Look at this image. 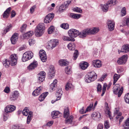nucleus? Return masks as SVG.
I'll return each mask as SVG.
<instances>
[{"label":"nucleus","mask_w":129,"mask_h":129,"mask_svg":"<svg viewBox=\"0 0 129 129\" xmlns=\"http://www.w3.org/2000/svg\"><path fill=\"white\" fill-rule=\"evenodd\" d=\"M93 106V103H91L89 105L87 108L86 109L85 111V113H86L88 111H90L92 109V107Z\"/></svg>","instance_id":"nucleus-48"},{"label":"nucleus","mask_w":129,"mask_h":129,"mask_svg":"<svg viewBox=\"0 0 129 129\" xmlns=\"http://www.w3.org/2000/svg\"><path fill=\"white\" fill-rule=\"evenodd\" d=\"M38 76V82L39 83H41L44 80L45 77H44L43 76Z\"/></svg>","instance_id":"nucleus-54"},{"label":"nucleus","mask_w":129,"mask_h":129,"mask_svg":"<svg viewBox=\"0 0 129 129\" xmlns=\"http://www.w3.org/2000/svg\"><path fill=\"white\" fill-rule=\"evenodd\" d=\"M28 42L29 45L31 46L35 44V41L34 39H30L29 40Z\"/></svg>","instance_id":"nucleus-57"},{"label":"nucleus","mask_w":129,"mask_h":129,"mask_svg":"<svg viewBox=\"0 0 129 129\" xmlns=\"http://www.w3.org/2000/svg\"><path fill=\"white\" fill-rule=\"evenodd\" d=\"M12 27V25L11 24H8L6 29L4 30V32L5 34H6L7 32L9 31L11 29Z\"/></svg>","instance_id":"nucleus-44"},{"label":"nucleus","mask_w":129,"mask_h":129,"mask_svg":"<svg viewBox=\"0 0 129 129\" xmlns=\"http://www.w3.org/2000/svg\"><path fill=\"white\" fill-rule=\"evenodd\" d=\"M89 64L88 63L85 61L81 62L80 64V67L81 69L84 70L86 69L88 66Z\"/></svg>","instance_id":"nucleus-28"},{"label":"nucleus","mask_w":129,"mask_h":129,"mask_svg":"<svg viewBox=\"0 0 129 129\" xmlns=\"http://www.w3.org/2000/svg\"><path fill=\"white\" fill-rule=\"evenodd\" d=\"M40 58L43 62H45L47 60V56L45 51L44 50H41L39 52Z\"/></svg>","instance_id":"nucleus-9"},{"label":"nucleus","mask_w":129,"mask_h":129,"mask_svg":"<svg viewBox=\"0 0 129 129\" xmlns=\"http://www.w3.org/2000/svg\"><path fill=\"white\" fill-rule=\"evenodd\" d=\"M45 29L44 24L43 23H40L37 26L35 29V34L36 36L37 37L41 36L44 33Z\"/></svg>","instance_id":"nucleus-1"},{"label":"nucleus","mask_w":129,"mask_h":129,"mask_svg":"<svg viewBox=\"0 0 129 129\" xmlns=\"http://www.w3.org/2000/svg\"><path fill=\"white\" fill-rule=\"evenodd\" d=\"M33 116V113L30 112L28 115L26 123L27 124H29L31 121Z\"/></svg>","instance_id":"nucleus-35"},{"label":"nucleus","mask_w":129,"mask_h":129,"mask_svg":"<svg viewBox=\"0 0 129 129\" xmlns=\"http://www.w3.org/2000/svg\"><path fill=\"white\" fill-rule=\"evenodd\" d=\"M92 82L94 81L97 78V75L94 71L88 73Z\"/></svg>","instance_id":"nucleus-23"},{"label":"nucleus","mask_w":129,"mask_h":129,"mask_svg":"<svg viewBox=\"0 0 129 129\" xmlns=\"http://www.w3.org/2000/svg\"><path fill=\"white\" fill-rule=\"evenodd\" d=\"M90 34L94 35L96 34L99 30L98 27H93L91 28H88Z\"/></svg>","instance_id":"nucleus-22"},{"label":"nucleus","mask_w":129,"mask_h":129,"mask_svg":"<svg viewBox=\"0 0 129 129\" xmlns=\"http://www.w3.org/2000/svg\"><path fill=\"white\" fill-rule=\"evenodd\" d=\"M124 129H129V117L128 118L123 125Z\"/></svg>","instance_id":"nucleus-40"},{"label":"nucleus","mask_w":129,"mask_h":129,"mask_svg":"<svg viewBox=\"0 0 129 129\" xmlns=\"http://www.w3.org/2000/svg\"><path fill=\"white\" fill-rule=\"evenodd\" d=\"M18 57L17 54H12L10 57V61L11 65L14 66L17 63Z\"/></svg>","instance_id":"nucleus-8"},{"label":"nucleus","mask_w":129,"mask_h":129,"mask_svg":"<svg viewBox=\"0 0 129 129\" xmlns=\"http://www.w3.org/2000/svg\"><path fill=\"white\" fill-rule=\"evenodd\" d=\"M101 8L104 12H107L109 8V6L106 4H101Z\"/></svg>","instance_id":"nucleus-36"},{"label":"nucleus","mask_w":129,"mask_h":129,"mask_svg":"<svg viewBox=\"0 0 129 129\" xmlns=\"http://www.w3.org/2000/svg\"><path fill=\"white\" fill-rule=\"evenodd\" d=\"M114 116L117 119L119 118L122 114V113L117 109H116L114 110Z\"/></svg>","instance_id":"nucleus-30"},{"label":"nucleus","mask_w":129,"mask_h":129,"mask_svg":"<svg viewBox=\"0 0 129 129\" xmlns=\"http://www.w3.org/2000/svg\"><path fill=\"white\" fill-rule=\"evenodd\" d=\"M18 92L17 91H15L12 95H11L10 96V99L11 100L14 101L16 99L18 96Z\"/></svg>","instance_id":"nucleus-25"},{"label":"nucleus","mask_w":129,"mask_h":129,"mask_svg":"<svg viewBox=\"0 0 129 129\" xmlns=\"http://www.w3.org/2000/svg\"><path fill=\"white\" fill-rule=\"evenodd\" d=\"M42 87L40 86L35 89L33 92V95L34 96H36L39 95L41 93Z\"/></svg>","instance_id":"nucleus-24"},{"label":"nucleus","mask_w":129,"mask_h":129,"mask_svg":"<svg viewBox=\"0 0 129 129\" xmlns=\"http://www.w3.org/2000/svg\"><path fill=\"white\" fill-rule=\"evenodd\" d=\"M54 16L53 13L48 14L45 17L44 19V22L45 23H48L51 22Z\"/></svg>","instance_id":"nucleus-11"},{"label":"nucleus","mask_w":129,"mask_h":129,"mask_svg":"<svg viewBox=\"0 0 129 129\" xmlns=\"http://www.w3.org/2000/svg\"><path fill=\"white\" fill-rule=\"evenodd\" d=\"M70 114L68 108L67 107H65L64 109L63 116L64 118L69 116Z\"/></svg>","instance_id":"nucleus-41"},{"label":"nucleus","mask_w":129,"mask_h":129,"mask_svg":"<svg viewBox=\"0 0 129 129\" xmlns=\"http://www.w3.org/2000/svg\"><path fill=\"white\" fill-rule=\"evenodd\" d=\"M79 55V53L77 50H76L73 55V59L76 60L78 57Z\"/></svg>","instance_id":"nucleus-51"},{"label":"nucleus","mask_w":129,"mask_h":129,"mask_svg":"<svg viewBox=\"0 0 129 129\" xmlns=\"http://www.w3.org/2000/svg\"><path fill=\"white\" fill-rule=\"evenodd\" d=\"M65 123L66 124H70L72 125H76L77 124V122L73 118L72 115L68 116L66 117Z\"/></svg>","instance_id":"nucleus-4"},{"label":"nucleus","mask_w":129,"mask_h":129,"mask_svg":"<svg viewBox=\"0 0 129 129\" xmlns=\"http://www.w3.org/2000/svg\"><path fill=\"white\" fill-rule=\"evenodd\" d=\"M113 91L114 94L118 95L119 97H120L123 91V87L119 84H116L114 85Z\"/></svg>","instance_id":"nucleus-2"},{"label":"nucleus","mask_w":129,"mask_h":129,"mask_svg":"<svg viewBox=\"0 0 129 129\" xmlns=\"http://www.w3.org/2000/svg\"><path fill=\"white\" fill-rule=\"evenodd\" d=\"M128 59L127 55H124L118 58L116 62L119 65H122L126 63Z\"/></svg>","instance_id":"nucleus-7"},{"label":"nucleus","mask_w":129,"mask_h":129,"mask_svg":"<svg viewBox=\"0 0 129 129\" xmlns=\"http://www.w3.org/2000/svg\"><path fill=\"white\" fill-rule=\"evenodd\" d=\"M70 16L74 19H78L81 17V15L79 14L71 13Z\"/></svg>","instance_id":"nucleus-39"},{"label":"nucleus","mask_w":129,"mask_h":129,"mask_svg":"<svg viewBox=\"0 0 129 129\" xmlns=\"http://www.w3.org/2000/svg\"><path fill=\"white\" fill-rule=\"evenodd\" d=\"M65 72L67 74H71L72 72L71 67L69 66L66 67L65 69Z\"/></svg>","instance_id":"nucleus-42"},{"label":"nucleus","mask_w":129,"mask_h":129,"mask_svg":"<svg viewBox=\"0 0 129 129\" xmlns=\"http://www.w3.org/2000/svg\"><path fill=\"white\" fill-rule=\"evenodd\" d=\"M62 39L64 41H71L72 42H74L75 41V39H73L72 38L70 37H69L67 36H64L63 37Z\"/></svg>","instance_id":"nucleus-45"},{"label":"nucleus","mask_w":129,"mask_h":129,"mask_svg":"<svg viewBox=\"0 0 129 129\" xmlns=\"http://www.w3.org/2000/svg\"><path fill=\"white\" fill-rule=\"evenodd\" d=\"M91 116L92 119L96 121L99 120L101 118V114L98 112H93Z\"/></svg>","instance_id":"nucleus-12"},{"label":"nucleus","mask_w":129,"mask_h":129,"mask_svg":"<svg viewBox=\"0 0 129 129\" xmlns=\"http://www.w3.org/2000/svg\"><path fill=\"white\" fill-rule=\"evenodd\" d=\"M107 109L105 111V112L106 114L108 115L110 118V119H113V118L111 116V113L110 111L108 109V108H107Z\"/></svg>","instance_id":"nucleus-56"},{"label":"nucleus","mask_w":129,"mask_h":129,"mask_svg":"<svg viewBox=\"0 0 129 129\" xmlns=\"http://www.w3.org/2000/svg\"><path fill=\"white\" fill-rule=\"evenodd\" d=\"M67 8L65 4H64L62 5L60 7L59 9V11L60 12H62L63 10H65Z\"/></svg>","instance_id":"nucleus-58"},{"label":"nucleus","mask_w":129,"mask_h":129,"mask_svg":"<svg viewBox=\"0 0 129 129\" xmlns=\"http://www.w3.org/2000/svg\"><path fill=\"white\" fill-rule=\"evenodd\" d=\"M3 65L6 68H8L10 64L11 65L10 61L8 59H6L5 60L3 61Z\"/></svg>","instance_id":"nucleus-43"},{"label":"nucleus","mask_w":129,"mask_h":129,"mask_svg":"<svg viewBox=\"0 0 129 129\" xmlns=\"http://www.w3.org/2000/svg\"><path fill=\"white\" fill-rule=\"evenodd\" d=\"M115 22L113 21H108L107 23L108 29L109 31H112L114 29Z\"/></svg>","instance_id":"nucleus-15"},{"label":"nucleus","mask_w":129,"mask_h":129,"mask_svg":"<svg viewBox=\"0 0 129 129\" xmlns=\"http://www.w3.org/2000/svg\"><path fill=\"white\" fill-rule=\"evenodd\" d=\"M58 44V40L56 39H52L48 42V45L47 46L50 50H51L54 48Z\"/></svg>","instance_id":"nucleus-5"},{"label":"nucleus","mask_w":129,"mask_h":129,"mask_svg":"<svg viewBox=\"0 0 129 129\" xmlns=\"http://www.w3.org/2000/svg\"><path fill=\"white\" fill-rule=\"evenodd\" d=\"M55 31L56 33H58L57 31H55L54 26L53 25H52L48 28V33L49 34H51L53 33Z\"/></svg>","instance_id":"nucleus-32"},{"label":"nucleus","mask_w":129,"mask_h":129,"mask_svg":"<svg viewBox=\"0 0 129 129\" xmlns=\"http://www.w3.org/2000/svg\"><path fill=\"white\" fill-rule=\"evenodd\" d=\"M117 3V1L116 0H110L108 1L106 4L109 7L114 5Z\"/></svg>","instance_id":"nucleus-29"},{"label":"nucleus","mask_w":129,"mask_h":129,"mask_svg":"<svg viewBox=\"0 0 129 129\" xmlns=\"http://www.w3.org/2000/svg\"><path fill=\"white\" fill-rule=\"evenodd\" d=\"M126 14V8L124 7L121 9V14L122 16H123L125 15Z\"/></svg>","instance_id":"nucleus-53"},{"label":"nucleus","mask_w":129,"mask_h":129,"mask_svg":"<svg viewBox=\"0 0 129 129\" xmlns=\"http://www.w3.org/2000/svg\"><path fill=\"white\" fill-rule=\"evenodd\" d=\"M124 100L126 103L129 104V93H127L125 95Z\"/></svg>","instance_id":"nucleus-52"},{"label":"nucleus","mask_w":129,"mask_h":129,"mask_svg":"<svg viewBox=\"0 0 129 129\" xmlns=\"http://www.w3.org/2000/svg\"><path fill=\"white\" fill-rule=\"evenodd\" d=\"M73 10L79 13H81L82 12V11L81 9L79 8L75 7L74 8Z\"/></svg>","instance_id":"nucleus-55"},{"label":"nucleus","mask_w":129,"mask_h":129,"mask_svg":"<svg viewBox=\"0 0 129 129\" xmlns=\"http://www.w3.org/2000/svg\"><path fill=\"white\" fill-rule=\"evenodd\" d=\"M48 94V92L44 93L42 94L39 98V100L41 102L43 101Z\"/></svg>","instance_id":"nucleus-38"},{"label":"nucleus","mask_w":129,"mask_h":129,"mask_svg":"<svg viewBox=\"0 0 129 129\" xmlns=\"http://www.w3.org/2000/svg\"><path fill=\"white\" fill-rule=\"evenodd\" d=\"M38 62L36 60H34L27 67L28 70L32 71L34 70L38 66Z\"/></svg>","instance_id":"nucleus-14"},{"label":"nucleus","mask_w":129,"mask_h":129,"mask_svg":"<svg viewBox=\"0 0 129 129\" xmlns=\"http://www.w3.org/2000/svg\"><path fill=\"white\" fill-rule=\"evenodd\" d=\"M36 8V5H34L30 8V11L31 14H32L34 12Z\"/></svg>","instance_id":"nucleus-59"},{"label":"nucleus","mask_w":129,"mask_h":129,"mask_svg":"<svg viewBox=\"0 0 129 129\" xmlns=\"http://www.w3.org/2000/svg\"><path fill=\"white\" fill-rule=\"evenodd\" d=\"M18 38V34L17 33H14L11 38V41L13 44H15L17 41Z\"/></svg>","instance_id":"nucleus-17"},{"label":"nucleus","mask_w":129,"mask_h":129,"mask_svg":"<svg viewBox=\"0 0 129 129\" xmlns=\"http://www.w3.org/2000/svg\"><path fill=\"white\" fill-rule=\"evenodd\" d=\"M4 91L7 93H8L10 92V88L9 87L6 86L4 89Z\"/></svg>","instance_id":"nucleus-60"},{"label":"nucleus","mask_w":129,"mask_h":129,"mask_svg":"<svg viewBox=\"0 0 129 129\" xmlns=\"http://www.w3.org/2000/svg\"><path fill=\"white\" fill-rule=\"evenodd\" d=\"M84 80L86 83H89L92 82L88 74L85 76Z\"/></svg>","instance_id":"nucleus-46"},{"label":"nucleus","mask_w":129,"mask_h":129,"mask_svg":"<svg viewBox=\"0 0 129 129\" xmlns=\"http://www.w3.org/2000/svg\"><path fill=\"white\" fill-rule=\"evenodd\" d=\"M90 34L88 28H86L79 32V36L80 37L84 38L86 37L88 35Z\"/></svg>","instance_id":"nucleus-13"},{"label":"nucleus","mask_w":129,"mask_h":129,"mask_svg":"<svg viewBox=\"0 0 129 129\" xmlns=\"http://www.w3.org/2000/svg\"><path fill=\"white\" fill-rule=\"evenodd\" d=\"M68 49L70 50L73 51L76 48V46L75 43L71 42L69 43L67 45Z\"/></svg>","instance_id":"nucleus-31"},{"label":"nucleus","mask_w":129,"mask_h":129,"mask_svg":"<svg viewBox=\"0 0 129 129\" xmlns=\"http://www.w3.org/2000/svg\"><path fill=\"white\" fill-rule=\"evenodd\" d=\"M121 52L124 53L129 52V45L126 44L123 46L121 49Z\"/></svg>","instance_id":"nucleus-26"},{"label":"nucleus","mask_w":129,"mask_h":129,"mask_svg":"<svg viewBox=\"0 0 129 129\" xmlns=\"http://www.w3.org/2000/svg\"><path fill=\"white\" fill-rule=\"evenodd\" d=\"M58 64L61 66H66L69 64V62L66 59H61L58 62Z\"/></svg>","instance_id":"nucleus-21"},{"label":"nucleus","mask_w":129,"mask_h":129,"mask_svg":"<svg viewBox=\"0 0 129 129\" xmlns=\"http://www.w3.org/2000/svg\"><path fill=\"white\" fill-rule=\"evenodd\" d=\"M11 9V8L9 7L4 12L3 15V17L4 18H7L10 15V12Z\"/></svg>","instance_id":"nucleus-27"},{"label":"nucleus","mask_w":129,"mask_h":129,"mask_svg":"<svg viewBox=\"0 0 129 129\" xmlns=\"http://www.w3.org/2000/svg\"><path fill=\"white\" fill-rule=\"evenodd\" d=\"M60 27L64 29H67L69 28V25L68 23H64L61 24Z\"/></svg>","instance_id":"nucleus-50"},{"label":"nucleus","mask_w":129,"mask_h":129,"mask_svg":"<svg viewBox=\"0 0 129 129\" xmlns=\"http://www.w3.org/2000/svg\"><path fill=\"white\" fill-rule=\"evenodd\" d=\"M123 21H122V26L125 25H127V26L129 27V17H125L123 18Z\"/></svg>","instance_id":"nucleus-34"},{"label":"nucleus","mask_w":129,"mask_h":129,"mask_svg":"<svg viewBox=\"0 0 129 129\" xmlns=\"http://www.w3.org/2000/svg\"><path fill=\"white\" fill-rule=\"evenodd\" d=\"M73 0H67V1L65 2L64 3V4H65L66 7H68L69 5L72 1Z\"/></svg>","instance_id":"nucleus-62"},{"label":"nucleus","mask_w":129,"mask_h":129,"mask_svg":"<svg viewBox=\"0 0 129 129\" xmlns=\"http://www.w3.org/2000/svg\"><path fill=\"white\" fill-rule=\"evenodd\" d=\"M16 107L12 105L7 106L5 108V112L7 113H11L13 112L16 109Z\"/></svg>","instance_id":"nucleus-10"},{"label":"nucleus","mask_w":129,"mask_h":129,"mask_svg":"<svg viewBox=\"0 0 129 129\" xmlns=\"http://www.w3.org/2000/svg\"><path fill=\"white\" fill-rule=\"evenodd\" d=\"M27 26V25L26 24H24L21 26L20 28V30L21 31H24L26 29Z\"/></svg>","instance_id":"nucleus-61"},{"label":"nucleus","mask_w":129,"mask_h":129,"mask_svg":"<svg viewBox=\"0 0 129 129\" xmlns=\"http://www.w3.org/2000/svg\"><path fill=\"white\" fill-rule=\"evenodd\" d=\"M73 87V86L72 85V82L70 81H68L66 85L65 89L66 90H68L72 89Z\"/></svg>","instance_id":"nucleus-33"},{"label":"nucleus","mask_w":129,"mask_h":129,"mask_svg":"<svg viewBox=\"0 0 129 129\" xmlns=\"http://www.w3.org/2000/svg\"><path fill=\"white\" fill-rule=\"evenodd\" d=\"M60 114L58 111H54L51 112V116L53 119L58 117V116Z\"/></svg>","instance_id":"nucleus-37"},{"label":"nucleus","mask_w":129,"mask_h":129,"mask_svg":"<svg viewBox=\"0 0 129 129\" xmlns=\"http://www.w3.org/2000/svg\"><path fill=\"white\" fill-rule=\"evenodd\" d=\"M92 64L95 68H99L102 66V63L100 60H96L92 61Z\"/></svg>","instance_id":"nucleus-19"},{"label":"nucleus","mask_w":129,"mask_h":129,"mask_svg":"<svg viewBox=\"0 0 129 129\" xmlns=\"http://www.w3.org/2000/svg\"><path fill=\"white\" fill-rule=\"evenodd\" d=\"M124 71V69L121 67H119L117 70V72L118 73H120L123 72Z\"/></svg>","instance_id":"nucleus-63"},{"label":"nucleus","mask_w":129,"mask_h":129,"mask_svg":"<svg viewBox=\"0 0 129 129\" xmlns=\"http://www.w3.org/2000/svg\"><path fill=\"white\" fill-rule=\"evenodd\" d=\"M105 127L106 128H108L110 127L109 122L108 121H106L104 123Z\"/></svg>","instance_id":"nucleus-64"},{"label":"nucleus","mask_w":129,"mask_h":129,"mask_svg":"<svg viewBox=\"0 0 129 129\" xmlns=\"http://www.w3.org/2000/svg\"><path fill=\"white\" fill-rule=\"evenodd\" d=\"M57 82V80L56 79L54 80L53 82L50 84V90L51 92H52L55 89Z\"/></svg>","instance_id":"nucleus-20"},{"label":"nucleus","mask_w":129,"mask_h":129,"mask_svg":"<svg viewBox=\"0 0 129 129\" xmlns=\"http://www.w3.org/2000/svg\"><path fill=\"white\" fill-rule=\"evenodd\" d=\"M120 76L119 75L115 74L113 76L114 82L113 85H114L115 83L119 78Z\"/></svg>","instance_id":"nucleus-47"},{"label":"nucleus","mask_w":129,"mask_h":129,"mask_svg":"<svg viewBox=\"0 0 129 129\" xmlns=\"http://www.w3.org/2000/svg\"><path fill=\"white\" fill-rule=\"evenodd\" d=\"M33 53L30 51H28L24 53L22 60L23 61L25 62L31 59L33 56Z\"/></svg>","instance_id":"nucleus-3"},{"label":"nucleus","mask_w":129,"mask_h":129,"mask_svg":"<svg viewBox=\"0 0 129 129\" xmlns=\"http://www.w3.org/2000/svg\"><path fill=\"white\" fill-rule=\"evenodd\" d=\"M79 32L78 30L74 29H71L68 31V34L69 37L73 39H75L74 38L79 36Z\"/></svg>","instance_id":"nucleus-6"},{"label":"nucleus","mask_w":129,"mask_h":129,"mask_svg":"<svg viewBox=\"0 0 129 129\" xmlns=\"http://www.w3.org/2000/svg\"><path fill=\"white\" fill-rule=\"evenodd\" d=\"M56 94L57 97L56 99L54 101H53V100L51 101V102L52 104L56 101L60 99L62 94V91L61 89H59L58 91H57Z\"/></svg>","instance_id":"nucleus-18"},{"label":"nucleus","mask_w":129,"mask_h":129,"mask_svg":"<svg viewBox=\"0 0 129 129\" xmlns=\"http://www.w3.org/2000/svg\"><path fill=\"white\" fill-rule=\"evenodd\" d=\"M55 71L54 70V67L52 66H50L49 69L48 74L49 78H51L54 77Z\"/></svg>","instance_id":"nucleus-16"},{"label":"nucleus","mask_w":129,"mask_h":129,"mask_svg":"<svg viewBox=\"0 0 129 129\" xmlns=\"http://www.w3.org/2000/svg\"><path fill=\"white\" fill-rule=\"evenodd\" d=\"M30 111H29L26 108L24 109L22 111V114L24 115L27 116L28 114Z\"/></svg>","instance_id":"nucleus-49"}]
</instances>
